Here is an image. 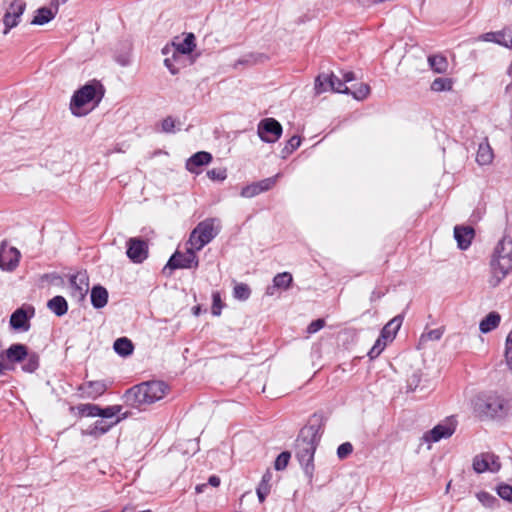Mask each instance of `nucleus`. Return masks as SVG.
Returning a JSON list of instances; mask_svg holds the SVG:
<instances>
[{
	"mask_svg": "<svg viewBox=\"0 0 512 512\" xmlns=\"http://www.w3.org/2000/svg\"><path fill=\"white\" fill-rule=\"evenodd\" d=\"M325 421L322 413H314L308 424L300 430L296 439L295 456L309 481L313 478L314 455L323 433Z\"/></svg>",
	"mask_w": 512,
	"mask_h": 512,
	"instance_id": "1",
	"label": "nucleus"
},
{
	"mask_svg": "<svg viewBox=\"0 0 512 512\" xmlns=\"http://www.w3.org/2000/svg\"><path fill=\"white\" fill-rule=\"evenodd\" d=\"M169 391L166 382L152 380L134 385L125 394V402L133 408H140L142 405H150L161 400Z\"/></svg>",
	"mask_w": 512,
	"mask_h": 512,
	"instance_id": "2",
	"label": "nucleus"
},
{
	"mask_svg": "<svg viewBox=\"0 0 512 512\" xmlns=\"http://www.w3.org/2000/svg\"><path fill=\"white\" fill-rule=\"evenodd\" d=\"M220 228V221L217 218H207L199 222L186 243L187 253L193 256L201 250L219 234Z\"/></svg>",
	"mask_w": 512,
	"mask_h": 512,
	"instance_id": "3",
	"label": "nucleus"
},
{
	"mask_svg": "<svg viewBox=\"0 0 512 512\" xmlns=\"http://www.w3.org/2000/svg\"><path fill=\"white\" fill-rule=\"evenodd\" d=\"M473 406L476 416L481 420L500 419L508 413L505 400L495 393L479 394Z\"/></svg>",
	"mask_w": 512,
	"mask_h": 512,
	"instance_id": "4",
	"label": "nucleus"
},
{
	"mask_svg": "<svg viewBox=\"0 0 512 512\" xmlns=\"http://www.w3.org/2000/svg\"><path fill=\"white\" fill-rule=\"evenodd\" d=\"M104 87L97 81L92 80L74 92L71 102L70 110L75 116H82L85 113L81 111L82 107L91 101L95 100L97 103L101 101L104 96Z\"/></svg>",
	"mask_w": 512,
	"mask_h": 512,
	"instance_id": "5",
	"label": "nucleus"
},
{
	"mask_svg": "<svg viewBox=\"0 0 512 512\" xmlns=\"http://www.w3.org/2000/svg\"><path fill=\"white\" fill-rule=\"evenodd\" d=\"M328 90L343 94L350 93V89L345 85L343 80L333 73L320 74L315 80V91L317 94H321Z\"/></svg>",
	"mask_w": 512,
	"mask_h": 512,
	"instance_id": "6",
	"label": "nucleus"
},
{
	"mask_svg": "<svg viewBox=\"0 0 512 512\" xmlns=\"http://www.w3.org/2000/svg\"><path fill=\"white\" fill-rule=\"evenodd\" d=\"M283 132L282 125L274 118H264L257 126V134L265 143H275Z\"/></svg>",
	"mask_w": 512,
	"mask_h": 512,
	"instance_id": "7",
	"label": "nucleus"
},
{
	"mask_svg": "<svg viewBox=\"0 0 512 512\" xmlns=\"http://www.w3.org/2000/svg\"><path fill=\"white\" fill-rule=\"evenodd\" d=\"M472 466L473 470L478 474L484 472L496 473L501 469L499 457L490 452L476 455L473 458Z\"/></svg>",
	"mask_w": 512,
	"mask_h": 512,
	"instance_id": "8",
	"label": "nucleus"
},
{
	"mask_svg": "<svg viewBox=\"0 0 512 512\" xmlns=\"http://www.w3.org/2000/svg\"><path fill=\"white\" fill-rule=\"evenodd\" d=\"M25 8L26 3L23 0H11L9 2V6L3 16V24L5 26L3 34L6 35L12 28L19 24Z\"/></svg>",
	"mask_w": 512,
	"mask_h": 512,
	"instance_id": "9",
	"label": "nucleus"
},
{
	"mask_svg": "<svg viewBox=\"0 0 512 512\" xmlns=\"http://www.w3.org/2000/svg\"><path fill=\"white\" fill-rule=\"evenodd\" d=\"M456 430V421L453 418H447L443 422L434 426L431 430L426 432L423 439L426 442H438L442 439H447L453 435Z\"/></svg>",
	"mask_w": 512,
	"mask_h": 512,
	"instance_id": "10",
	"label": "nucleus"
},
{
	"mask_svg": "<svg viewBox=\"0 0 512 512\" xmlns=\"http://www.w3.org/2000/svg\"><path fill=\"white\" fill-rule=\"evenodd\" d=\"M512 269V258H492L490 262L491 277L489 283L496 287Z\"/></svg>",
	"mask_w": 512,
	"mask_h": 512,
	"instance_id": "11",
	"label": "nucleus"
},
{
	"mask_svg": "<svg viewBox=\"0 0 512 512\" xmlns=\"http://www.w3.org/2000/svg\"><path fill=\"white\" fill-rule=\"evenodd\" d=\"M35 309L32 306L20 307L16 309L10 317V326L14 330L28 331L30 328V319L34 316Z\"/></svg>",
	"mask_w": 512,
	"mask_h": 512,
	"instance_id": "12",
	"label": "nucleus"
},
{
	"mask_svg": "<svg viewBox=\"0 0 512 512\" xmlns=\"http://www.w3.org/2000/svg\"><path fill=\"white\" fill-rule=\"evenodd\" d=\"M111 383L105 380L87 381L78 387L82 398L96 400L102 396Z\"/></svg>",
	"mask_w": 512,
	"mask_h": 512,
	"instance_id": "13",
	"label": "nucleus"
},
{
	"mask_svg": "<svg viewBox=\"0 0 512 512\" xmlns=\"http://www.w3.org/2000/svg\"><path fill=\"white\" fill-rule=\"evenodd\" d=\"M198 264V258H169L162 269V274L165 277H170L176 269L197 268Z\"/></svg>",
	"mask_w": 512,
	"mask_h": 512,
	"instance_id": "14",
	"label": "nucleus"
},
{
	"mask_svg": "<svg viewBox=\"0 0 512 512\" xmlns=\"http://www.w3.org/2000/svg\"><path fill=\"white\" fill-rule=\"evenodd\" d=\"M51 5L52 7H54V10L48 7H41L37 9L34 18L31 21V24L44 25L53 20L58 12L59 1L51 0Z\"/></svg>",
	"mask_w": 512,
	"mask_h": 512,
	"instance_id": "15",
	"label": "nucleus"
},
{
	"mask_svg": "<svg viewBox=\"0 0 512 512\" xmlns=\"http://www.w3.org/2000/svg\"><path fill=\"white\" fill-rule=\"evenodd\" d=\"M475 236V230L471 226H455L454 238L461 250H466Z\"/></svg>",
	"mask_w": 512,
	"mask_h": 512,
	"instance_id": "16",
	"label": "nucleus"
},
{
	"mask_svg": "<svg viewBox=\"0 0 512 512\" xmlns=\"http://www.w3.org/2000/svg\"><path fill=\"white\" fill-rule=\"evenodd\" d=\"M119 421L120 418H116L112 421H106L102 419L97 420L94 424H92L85 431H83V434L98 438L106 434L113 426L118 424Z\"/></svg>",
	"mask_w": 512,
	"mask_h": 512,
	"instance_id": "17",
	"label": "nucleus"
},
{
	"mask_svg": "<svg viewBox=\"0 0 512 512\" xmlns=\"http://www.w3.org/2000/svg\"><path fill=\"white\" fill-rule=\"evenodd\" d=\"M126 256H147L148 242L141 238H130L127 241Z\"/></svg>",
	"mask_w": 512,
	"mask_h": 512,
	"instance_id": "18",
	"label": "nucleus"
},
{
	"mask_svg": "<svg viewBox=\"0 0 512 512\" xmlns=\"http://www.w3.org/2000/svg\"><path fill=\"white\" fill-rule=\"evenodd\" d=\"M292 275L289 272L278 273L273 278V285L266 289L267 295H274L276 289L287 290L292 283Z\"/></svg>",
	"mask_w": 512,
	"mask_h": 512,
	"instance_id": "19",
	"label": "nucleus"
},
{
	"mask_svg": "<svg viewBox=\"0 0 512 512\" xmlns=\"http://www.w3.org/2000/svg\"><path fill=\"white\" fill-rule=\"evenodd\" d=\"M7 360L11 363L22 362L28 356V348L24 344H12L5 352Z\"/></svg>",
	"mask_w": 512,
	"mask_h": 512,
	"instance_id": "20",
	"label": "nucleus"
},
{
	"mask_svg": "<svg viewBox=\"0 0 512 512\" xmlns=\"http://www.w3.org/2000/svg\"><path fill=\"white\" fill-rule=\"evenodd\" d=\"M195 47L194 34H187L182 42L178 44L173 43V59H177L180 55L190 54Z\"/></svg>",
	"mask_w": 512,
	"mask_h": 512,
	"instance_id": "21",
	"label": "nucleus"
},
{
	"mask_svg": "<svg viewBox=\"0 0 512 512\" xmlns=\"http://www.w3.org/2000/svg\"><path fill=\"white\" fill-rule=\"evenodd\" d=\"M91 304L95 309H101L107 305L108 291L101 285H95L91 289Z\"/></svg>",
	"mask_w": 512,
	"mask_h": 512,
	"instance_id": "22",
	"label": "nucleus"
},
{
	"mask_svg": "<svg viewBox=\"0 0 512 512\" xmlns=\"http://www.w3.org/2000/svg\"><path fill=\"white\" fill-rule=\"evenodd\" d=\"M404 317L402 315H397L393 319H391L382 329L381 336L384 340L392 341L397 332L399 331Z\"/></svg>",
	"mask_w": 512,
	"mask_h": 512,
	"instance_id": "23",
	"label": "nucleus"
},
{
	"mask_svg": "<svg viewBox=\"0 0 512 512\" xmlns=\"http://www.w3.org/2000/svg\"><path fill=\"white\" fill-rule=\"evenodd\" d=\"M212 160V155L206 151H199L192 155L186 163V168L190 172H195V168L207 165Z\"/></svg>",
	"mask_w": 512,
	"mask_h": 512,
	"instance_id": "24",
	"label": "nucleus"
},
{
	"mask_svg": "<svg viewBox=\"0 0 512 512\" xmlns=\"http://www.w3.org/2000/svg\"><path fill=\"white\" fill-rule=\"evenodd\" d=\"M501 321V316L498 312L492 311L483 318L479 324V330L486 334L496 329Z\"/></svg>",
	"mask_w": 512,
	"mask_h": 512,
	"instance_id": "25",
	"label": "nucleus"
},
{
	"mask_svg": "<svg viewBox=\"0 0 512 512\" xmlns=\"http://www.w3.org/2000/svg\"><path fill=\"white\" fill-rule=\"evenodd\" d=\"M47 308L56 316L61 317L68 311V303L63 296L57 295L48 300Z\"/></svg>",
	"mask_w": 512,
	"mask_h": 512,
	"instance_id": "26",
	"label": "nucleus"
},
{
	"mask_svg": "<svg viewBox=\"0 0 512 512\" xmlns=\"http://www.w3.org/2000/svg\"><path fill=\"white\" fill-rule=\"evenodd\" d=\"M88 280L89 279L86 272H78L71 275L70 284L72 288L78 291L81 296H84V294L88 291Z\"/></svg>",
	"mask_w": 512,
	"mask_h": 512,
	"instance_id": "27",
	"label": "nucleus"
},
{
	"mask_svg": "<svg viewBox=\"0 0 512 512\" xmlns=\"http://www.w3.org/2000/svg\"><path fill=\"white\" fill-rule=\"evenodd\" d=\"M493 151L490 147L487 139H485L484 142L479 144L477 154H476V161L479 165H488L493 160Z\"/></svg>",
	"mask_w": 512,
	"mask_h": 512,
	"instance_id": "28",
	"label": "nucleus"
},
{
	"mask_svg": "<svg viewBox=\"0 0 512 512\" xmlns=\"http://www.w3.org/2000/svg\"><path fill=\"white\" fill-rule=\"evenodd\" d=\"M272 480V473L267 470L258 484L256 488L257 497L260 503H263L266 499V497L269 495L271 491V485L270 482Z\"/></svg>",
	"mask_w": 512,
	"mask_h": 512,
	"instance_id": "29",
	"label": "nucleus"
},
{
	"mask_svg": "<svg viewBox=\"0 0 512 512\" xmlns=\"http://www.w3.org/2000/svg\"><path fill=\"white\" fill-rule=\"evenodd\" d=\"M113 348L118 355L127 357L133 353L134 345L127 337H121L115 340Z\"/></svg>",
	"mask_w": 512,
	"mask_h": 512,
	"instance_id": "30",
	"label": "nucleus"
},
{
	"mask_svg": "<svg viewBox=\"0 0 512 512\" xmlns=\"http://www.w3.org/2000/svg\"><path fill=\"white\" fill-rule=\"evenodd\" d=\"M482 39L487 42H494L507 48H512V36L508 39L502 32H488L482 35Z\"/></svg>",
	"mask_w": 512,
	"mask_h": 512,
	"instance_id": "31",
	"label": "nucleus"
},
{
	"mask_svg": "<svg viewBox=\"0 0 512 512\" xmlns=\"http://www.w3.org/2000/svg\"><path fill=\"white\" fill-rule=\"evenodd\" d=\"M431 69L437 73H444L448 68L447 59L442 55H431L428 57Z\"/></svg>",
	"mask_w": 512,
	"mask_h": 512,
	"instance_id": "32",
	"label": "nucleus"
},
{
	"mask_svg": "<svg viewBox=\"0 0 512 512\" xmlns=\"http://www.w3.org/2000/svg\"><path fill=\"white\" fill-rule=\"evenodd\" d=\"M121 409L122 407L120 405H112L105 408L100 407L98 417H101L102 420L112 421L116 419L115 417L121 411Z\"/></svg>",
	"mask_w": 512,
	"mask_h": 512,
	"instance_id": "33",
	"label": "nucleus"
},
{
	"mask_svg": "<svg viewBox=\"0 0 512 512\" xmlns=\"http://www.w3.org/2000/svg\"><path fill=\"white\" fill-rule=\"evenodd\" d=\"M476 497L479 502L487 508H494L499 504V500L495 496L485 491L477 493Z\"/></svg>",
	"mask_w": 512,
	"mask_h": 512,
	"instance_id": "34",
	"label": "nucleus"
},
{
	"mask_svg": "<svg viewBox=\"0 0 512 512\" xmlns=\"http://www.w3.org/2000/svg\"><path fill=\"white\" fill-rule=\"evenodd\" d=\"M39 367V356L36 353H28L25 363L22 365V370L28 373L35 372Z\"/></svg>",
	"mask_w": 512,
	"mask_h": 512,
	"instance_id": "35",
	"label": "nucleus"
},
{
	"mask_svg": "<svg viewBox=\"0 0 512 512\" xmlns=\"http://www.w3.org/2000/svg\"><path fill=\"white\" fill-rule=\"evenodd\" d=\"M452 89V81L449 78H436L431 83V90L435 92L448 91Z\"/></svg>",
	"mask_w": 512,
	"mask_h": 512,
	"instance_id": "36",
	"label": "nucleus"
},
{
	"mask_svg": "<svg viewBox=\"0 0 512 512\" xmlns=\"http://www.w3.org/2000/svg\"><path fill=\"white\" fill-rule=\"evenodd\" d=\"M251 295L249 286L245 283H238L234 287L233 296L235 299L245 301Z\"/></svg>",
	"mask_w": 512,
	"mask_h": 512,
	"instance_id": "37",
	"label": "nucleus"
},
{
	"mask_svg": "<svg viewBox=\"0 0 512 512\" xmlns=\"http://www.w3.org/2000/svg\"><path fill=\"white\" fill-rule=\"evenodd\" d=\"M301 144V138L297 135L292 136L282 149L281 153L283 157H286L287 155H290L293 153Z\"/></svg>",
	"mask_w": 512,
	"mask_h": 512,
	"instance_id": "38",
	"label": "nucleus"
},
{
	"mask_svg": "<svg viewBox=\"0 0 512 512\" xmlns=\"http://www.w3.org/2000/svg\"><path fill=\"white\" fill-rule=\"evenodd\" d=\"M370 93V86L366 83H360L353 91L350 90V93L354 99L356 100H364Z\"/></svg>",
	"mask_w": 512,
	"mask_h": 512,
	"instance_id": "39",
	"label": "nucleus"
},
{
	"mask_svg": "<svg viewBox=\"0 0 512 512\" xmlns=\"http://www.w3.org/2000/svg\"><path fill=\"white\" fill-rule=\"evenodd\" d=\"M291 458V453L289 451H283L281 452L275 462H274V468L277 470V471H281V470H284L288 463H289V460Z\"/></svg>",
	"mask_w": 512,
	"mask_h": 512,
	"instance_id": "40",
	"label": "nucleus"
},
{
	"mask_svg": "<svg viewBox=\"0 0 512 512\" xmlns=\"http://www.w3.org/2000/svg\"><path fill=\"white\" fill-rule=\"evenodd\" d=\"M79 412L88 417H98L100 406L96 404H82L78 407Z\"/></svg>",
	"mask_w": 512,
	"mask_h": 512,
	"instance_id": "41",
	"label": "nucleus"
},
{
	"mask_svg": "<svg viewBox=\"0 0 512 512\" xmlns=\"http://www.w3.org/2000/svg\"><path fill=\"white\" fill-rule=\"evenodd\" d=\"M279 176H280V174H277L273 177H269V178H266V179L256 182L259 192L262 193V192L268 191L271 188H273L274 185L276 184V181Z\"/></svg>",
	"mask_w": 512,
	"mask_h": 512,
	"instance_id": "42",
	"label": "nucleus"
},
{
	"mask_svg": "<svg viewBox=\"0 0 512 512\" xmlns=\"http://www.w3.org/2000/svg\"><path fill=\"white\" fill-rule=\"evenodd\" d=\"M20 258H0V268L3 271L11 272L19 266Z\"/></svg>",
	"mask_w": 512,
	"mask_h": 512,
	"instance_id": "43",
	"label": "nucleus"
},
{
	"mask_svg": "<svg viewBox=\"0 0 512 512\" xmlns=\"http://www.w3.org/2000/svg\"><path fill=\"white\" fill-rule=\"evenodd\" d=\"M497 494L503 500L512 503V486L509 484H500L497 487Z\"/></svg>",
	"mask_w": 512,
	"mask_h": 512,
	"instance_id": "44",
	"label": "nucleus"
},
{
	"mask_svg": "<svg viewBox=\"0 0 512 512\" xmlns=\"http://www.w3.org/2000/svg\"><path fill=\"white\" fill-rule=\"evenodd\" d=\"M421 382V374L420 372H414L407 379V392H414L417 390Z\"/></svg>",
	"mask_w": 512,
	"mask_h": 512,
	"instance_id": "45",
	"label": "nucleus"
},
{
	"mask_svg": "<svg viewBox=\"0 0 512 512\" xmlns=\"http://www.w3.org/2000/svg\"><path fill=\"white\" fill-rule=\"evenodd\" d=\"M7 254H11V256H21L20 251L14 247L9 246L7 241H2L0 244V256H7Z\"/></svg>",
	"mask_w": 512,
	"mask_h": 512,
	"instance_id": "46",
	"label": "nucleus"
},
{
	"mask_svg": "<svg viewBox=\"0 0 512 512\" xmlns=\"http://www.w3.org/2000/svg\"><path fill=\"white\" fill-rule=\"evenodd\" d=\"M353 452V446L350 442H344L337 448V456L339 459H345Z\"/></svg>",
	"mask_w": 512,
	"mask_h": 512,
	"instance_id": "47",
	"label": "nucleus"
},
{
	"mask_svg": "<svg viewBox=\"0 0 512 512\" xmlns=\"http://www.w3.org/2000/svg\"><path fill=\"white\" fill-rule=\"evenodd\" d=\"M240 194L242 197L252 198V197H255L258 194H260V192H259L256 182H254L250 185L243 187Z\"/></svg>",
	"mask_w": 512,
	"mask_h": 512,
	"instance_id": "48",
	"label": "nucleus"
},
{
	"mask_svg": "<svg viewBox=\"0 0 512 512\" xmlns=\"http://www.w3.org/2000/svg\"><path fill=\"white\" fill-rule=\"evenodd\" d=\"M207 176L212 180L223 181L227 177L226 169L214 168L207 172Z\"/></svg>",
	"mask_w": 512,
	"mask_h": 512,
	"instance_id": "49",
	"label": "nucleus"
},
{
	"mask_svg": "<svg viewBox=\"0 0 512 512\" xmlns=\"http://www.w3.org/2000/svg\"><path fill=\"white\" fill-rule=\"evenodd\" d=\"M509 246L510 250L504 255V256H511V252H512V241L511 240H506V239H502L498 245L496 246L495 248V251H494V255L493 256H502V252L504 251L505 249V246Z\"/></svg>",
	"mask_w": 512,
	"mask_h": 512,
	"instance_id": "50",
	"label": "nucleus"
},
{
	"mask_svg": "<svg viewBox=\"0 0 512 512\" xmlns=\"http://www.w3.org/2000/svg\"><path fill=\"white\" fill-rule=\"evenodd\" d=\"M213 304H212V314L215 316H219L221 314V298L218 292L213 293Z\"/></svg>",
	"mask_w": 512,
	"mask_h": 512,
	"instance_id": "51",
	"label": "nucleus"
},
{
	"mask_svg": "<svg viewBox=\"0 0 512 512\" xmlns=\"http://www.w3.org/2000/svg\"><path fill=\"white\" fill-rule=\"evenodd\" d=\"M161 127L163 132L172 133L175 128V120L171 116H168L162 121Z\"/></svg>",
	"mask_w": 512,
	"mask_h": 512,
	"instance_id": "52",
	"label": "nucleus"
},
{
	"mask_svg": "<svg viewBox=\"0 0 512 512\" xmlns=\"http://www.w3.org/2000/svg\"><path fill=\"white\" fill-rule=\"evenodd\" d=\"M443 335V331L439 328L437 329H432L430 331H428L427 333L423 334L422 335V338L423 339H427V340H439Z\"/></svg>",
	"mask_w": 512,
	"mask_h": 512,
	"instance_id": "53",
	"label": "nucleus"
},
{
	"mask_svg": "<svg viewBox=\"0 0 512 512\" xmlns=\"http://www.w3.org/2000/svg\"><path fill=\"white\" fill-rule=\"evenodd\" d=\"M42 279L53 285H60L63 283L61 276L56 273L45 274L43 275Z\"/></svg>",
	"mask_w": 512,
	"mask_h": 512,
	"instance_id": "54",
	"label": "nucleus"
},
{
	"mask_svg": "<svg viewBox=\"0 0 512 512\" xmlns=\"http://www.w3.org/2000/svg\"><path fill=\"white\" fill-rule=\"evenodd\" d=\"M324 325H325V321L323 319L314 320L309 324L307 331L309 333H316L320 329H322L324 327Z\"/></svg>",
	"mask_w": 512,
	"mask_h": 512,
	"instance_id": "55",
	"label": "nucleus"
},
{
	"mask_svg": "<svg viewBox=\"0 0 512 512\" xmlns=\"http://www.w3.org/2000/svg\"><path fill=\"white\" fill-rule=\"evenodd\" d=\"M176 59H173L172 58H166L164 60V65L167 67V69L170 71L171 74L175 75L179 72L178 68H176L174 65H173V61H175Z\"/></svg>",
	"mask_w": 512,
	"mask_h": 512,
	"instance_id": "56",
	"label": "nucleus"
},
{
	"mask_svg": "<svg viewBox=\"0 0 512 512\" xmlns=\"http://www.w3.org/2000/svg\"><path fill=\"white\" fill-rule=\"evenodd\" d=\"M389 340H384L382 336L380 335L378 339L375 341L374 345L380 352H382Z\"/></svg>",
	"mask_w": 512,
	"mask_h": 512,
	"instance_id": "57",
	"label": "nucleus"
},
{
	"mask_svg": "<svg viewBox=\"0 0 512 512\" xmlns=\"http://www.w3.org/2000/svg\"><path fill=\"white\" fill-rule=\"evenodd\" d=\"M505 357L509 367L512 366V345L506 346Z\"/></svg>",
	"mask_w": 512,
	"mask_h": 512,
	"instance_id": "58",
	"label": "nucleus"
},
{
	"mask_svg": "<svg viewBox=\"0 0 512 512\" xmlns=\"http://www.w3.org/2000/svg\"><path fill=\"white\" fill-rule=\"evenodd\" d=\"M208 484L213 487H218L220 485V478L216 475H212L208 479Z\"/></svg>",
	"mask_w": 512,
	"mask_h": 512,
	"instance_id": "59",
	"label": "nucleus"
},
{
	"mask_svg": "<svg viewBox=\"0 0 512 512\" xmlns=\"http://www.w3.org/2000/svg\"><path fill=\"white\" fill-rule=\"evenodd\" d=\"M355 79V76H354V73L352 71H348V72H345L343 73V82L346 83V82H351Z\"/></svg>",
	"mask_w": 512,
	"mask_h": 512,
	"instance_id": "60",
	"label": "nucleus"
},
{
	"mask_svg": "<svg viewBox=\"0 0 512 512\" xmlns=\"http://www.w3.org/2000/svg\"><path fill=\"white\" fill-rule=\"evenodd\" d=\"M380 354V350H378L375 346H372V348L368 352V356L370 357V359H374L378 357Z\"/></svg>",
	"mask_w": 512,
	"mask_h": 512,
	"instance_id": "61",
	"label": "nucleus"
},
{
	"mask_svg": "<svg viewBox=\"0 0 512 512\" xmlns=\"http://www.w3.org/2000/svg\"><path fill=\"white\" fill-rule=\"evenodd\" d=\"M382 295L383 294L381 292H379V291H373L371 293L370 300L371 301H376V300L380 299L382 297Z\"/></svg>",
	"mask_w": 512,
	"mask_h": 512,
	"instance_id": "62",
	"label": "nucleus"
},
{
	"mask_svg": "<svg viewBox=\"0 0 512 512\" xmlns=\"http://www.w3.org/2000/svg\"><path fill=\"white\" fill-rule=\"evenodd\" d=\"M8 369V367L0 361V376H2L5 372V370Z\"/></svg>",
	"mask_w": 512,
	"mask_h": 512,
	"instance_id": "63",
	"label": "nucleus"
},
{
	"mask_svg": "<svg viewBox=\"0 0 512 512\" xmlns=\"http://www.w3.org/2000/svg\"><path fill=\"white\" fill-rule=\"evenodd\" d=\"M512 345V331L508 334L506 339V346Z\"/></svg>",
	"mask_w": 512,
	"mask_h": 512,
	"instance_id": "64",
	"label": "nucleus"
}]
</instances>
